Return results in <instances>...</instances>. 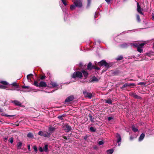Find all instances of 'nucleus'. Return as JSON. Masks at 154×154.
Returning <instances> with one entry per match:
<instances>
[{
    "instance_id": "60",
    "label": "nucleus",
    "mask_w": 154,
    "mask_h": 154,
    "mask_svg": "<svg viewBox=\"0 0 154 154\" xmlns=\"http://www.w3.org/2000/svg\"><path fill=\"white\" fill-rule=\"evenodd\" d=\"M5 140H7V139H8V138H6V137H5Z\"/></svg>"
},
{
    "instance_id": "17",
    "label": "nucleus",
    "mask_w": 154,
    "mask_h": 154,
    "mask_svg": "<svg viewBox=\"0 0 154 154\" xmlns=\"http://www.w3.org/2000/svg\"><path fill=\"white\" fill-rule=\"evenodd\" d=\"M145 134L144 133H142L140 136L139 138V141H141L142 140L144 137H145Z\"/></svg>"
},
{
    "instance_id": "12",
    "label": "nucleus",
    "mask_w": 154,
    "mask_h": 154,
    "mask_svg": "<svg viewBox=\"0 0 154 154\" xmlns=\"http://www.w3.org/2000/svg\"><path fill=\"white\" fill-rule=\"evenodd\" d=\"M12 102L14 103L16 106H20L21 105V103L20 102L17 100L12 101Z\"/></svg>"
},
{
    "instance_id": "28",
    "label": "nucleus",
    "mask_w": 154,
    "mask_h": 154,
    "mask_svg": "<svg viewBox=\"0 0 154 154\" xmlns=\"http://www.w3.org/2000/svg\"><path fill=\"white\" fill-rule=\"evenodd\" d=\"M13 86L15 87L16 88H18L19 85H18L16 82H14L11 84Z\"/></svg>"
},
{
    "instance_id": "42",
    "label": "nucleus",
    "mask_w": 154,
    "mask_h": 154,
    "mask_svg": "<svg viewBox=\"0 0 154 154\" xmlns=\"http://www.w3.org/2000/svg\"><path fill=\"white\" fill-rule=\"evenodd\" d=\"M62 2L64 5L65 6H66L67 5V3L66 2V0H61Z\"/></svg>"
},
{
    "instance_id": "61",
    "label": "nucleus",
    "mask_w": 154,
    "mask_h": 154,
    "mask_svg": "<svg viewBox=\"0 0 154 154\" xmlns=\"http://www.w3.org/2000/svg\"><path fill=\"white\" fill-rule=\"evenodd\" d=\"M120 143H118V146H120Z\"/></svg>"
},
{
    "instance_id": "58",
    "label": "nucleus",
    "mask_w": 154,
    "mask_h": 154,
    "mask_svg": "<svg viewBox=\"0 0 154 154\" xmlns=\"http://www.w3.org/2000/svg\"><path fill=\"white\" fill-rule=\"evenodd\" d=\"M134 46H135V47H137V46H138V45L137 44H134Z\"/></svg>"
},
{
    "instance_id": "49",
    "label": "nucleus",
    "mask_w": 154,
    "mask_h": 154,
    "mask_svg": "<svg viewBox=\"0 0 154 154\" xmlns=\"http://www.w3.org/2000/svg\"><path fill=\"white\" fill-rule=\"evenodd\" d=\"M6 87L5 86L0 85V88L4 89Z\"/></svg>"
},
{
    "instance_id": "37",
    "label": "nucleus",
    "mask_w": 154,
    "mask_h": 154,
    "mask_svg": "<svg viewBox=\"0 0 154 154\" xmlns=\"http://www.w3.org/2000/svg\"><path fill=\"white\" fill-rule=\"evenodd\" d=\"M75 7L76 6H75V5H71L70 6V9H71V10H73L75 8Z\"/></svg>"
},
{
    "instance_id": "5",
    "label": "nucleus",
    "mask_w": 154,
    "mask_h": 154,
    "mask_svg": "<svg viewBox=\"0 0 154 154\" xmlns=\"http://www.w3.org/2000/svg\"><path fill=\"white\" fill-rule=\"evenodd\" d=\"M38 134L41 136H43L45 137H51L50 133H48L45 131H40L38 132Z\"/></svg>"
},
{
    "instance_id": "64",
    "label": "nucleus",
    "mask_w": 154,
    "mask_h": 154,
    "mask_svg": "<svg viewBox=\"0 0 154 154\" xmlns=\"http://www.w3.org/2000/svg\"><path fill=\"white\" fill-rule=\"evenodd\" d=\"M45 92L46 93H49V92H48L47 91H45Z\"/></svg>"
},
{
    "instance_id": "25",
    "label": "nucleus",
    "mask_w": 154,
    "mask_h": 154,
    "mask_svg": "<svg viewBox=\"0 0 154 154\" xmlns=\"http://www.w3.org/2000/svg\"><path fill=\"white\" fill-rule=\"evenodd\" d=\"M132 131L135 132H136L138 131V130L137 128H135L134 125H132Z\"/></svg>"
},
{
    "instance_id": "35",
    "label": "nucleus",
    "mask_w": 154,
    "mask_h": 154,
    "mask_svg": "<svg viewBox=\"0 0 154 154\" xmlns=\"http://www.w3.org/2000/svg\"><path fill=\"white\" fill-rule=\"evenodd\" d=\"M137 20L138 22H140L141 21V20L140 18V16L139 15L137 14L136 15Z\"/></svg>"
},
{
    "instance_id": "54",
    "label": "nucleus",
    "mask_w": 154,
    "mask_h": 154,
    "mask_svg": "<svg viewBox=\"0 0 154 154\" xmlns=\"http://www.w3.org/2000/svg\"><path fill=\"white\" fill-rule=\"evenodd\" d=\"M134 139V137H133V136H131L130 137V140H132L133 139Z\"/></svg>"
},
{
    "instance_id": "16",
    "label": "nucleus",
    "mask_w": 154,
    "mask_h": 154,
    "mask_svg": "<svg viewBox=\"0 0 154 154\" xmlns=\"http://www.w3.org/2000/svg\"><path fill=\"white\" fill-rule=\"evenodd\" d=\"M50 84L52 85L53 88H55V87L58 86V85L56 82H51Z\"/></svg>"
},
{
    "instance_id": "55",
    "label": "nucleus",
    "mask_w": 154,
    "mask_h": 154,
    "mask_svg": "<svg viewBox=\"0 0 154 154\" xmlns=\"http://www.w3.org/2000/svg\"><path fill=\"white\" fill-rule=\"evenodd\" d=\"M62 137L65 140H67L68 139L67 138L66 136H63Z\"/></svg>"
},
{
    "instance_id": "15",
    "label": "nucleus",
    "mask_w": 154,
    "mask_h": 154,
    "mask_svg": "<svg viewBox=\"0 0 154 154\" xmlns=\"http://www.w3.org/2000/svg\"><path fill=\"white\" fill-rule=\"evenodd\" d=\"M56 129V128L52 126H51L48 128V131L50 132V133L51 134V132L54 131Z\"/></svg>"
},
{
    "instance_id": "11",
    "label": "nucleus",
    "mask_w": 154,
    "mask_h": 154,
    "mask_svg": "<svg viewBox=\"0 0 154 154\" xmlns=\"http://www.w3.org/2000/svg\"><path fill=\"white\" fill-rule=\"evenodd\" d=\"M81 72L82 73L83 75L85 77L84 79H87L88 78V76L89 75L88 72L84 69H82L81 71Z\"/></svg>"
},
{
    "instance_id": "6",
    "label": "nucleus",
    "mask_w": 154,
    "mask_h": 154,
    "mask_svg": "<svg viewBox=\"0 0 154 154\" xmlns=\"http://www.w3.org/2000/svg\"><path fill=\"white\" fill-rule=\"evenodd\" d=\"M83 93L85 97L91 99L93 97L92 94L91 93L87 92L86 90L83 91Z\"/></svg>"
},
{
    "instance_id": "9",
    "label": "nucleus",
    "mask_w": 154,
    "mask_h": 154,
    "mask_svg": "<svg viewBox=\"0 0 154 154\" xmlns=\"http://www.w3.org/2000/svg\"><path fill=\"white\" fill-rule=\"evenodd\" d=\"M143 10V9L140 6L139 3L138 2L137 3V12L140 14L143 15V14L142 11Z\"/></svg>"
},
{
    "instance_id": "59",
    "label": "nucleus",
    "mask_w": 154,
    "mask_h": 154,
    "mask_svg": "<svg viewBox=\"0 0 154 154\" xmlns=\"http://www.w3.org/2000/svg\"><path fill=\"white\" fill-rule=\"evenodd\" d=\"M10 90H12V91L14 90H17V91H18L19 90H18V89H10Z\"/></svg>"
},
{
    "instance_id": "45",
    "label": "nucleus",
    "mask_w": 154,
    "mask_h": 154,
    "mask_svg": "<svg viewBox=\"0 0 154 154\" xmlns=\"http://www.w3.org/2000/svg\"><path fill=\"white\" fill-rule=\"evenodd\" d=\"M146 84V83L145 82H140L138 83V85H145Z\"/></svg>"
},
{
    "instance_id": "51",
    "label": "nucleus",
    "mask_w": 154,
    "mask_h": 154,
    "mask_svg": "<svg viewBox=\"0 0 154 154\" xmlns=\"http://www.w3.org/2000/svg\"><path fill=\"white\" fill-rule=\"evenodd\" d=\"M113 119V118L112 117H108V121H110L112 119Z\"/></svg>"
},
{
    "instance_id": "21",
    "label": "nucleus",
    "mask_w": 154,
    "mask_h": 154,
    "mask_svg": "<svg viewBox=\"0 0 154 154\" xmlns=\"http://www.w3.org/2000/svg\"><path fill=\"white\" fill-rule=\"evenodd\" d=\"M22 145V143L21 142H19L17 144V146L18 149H20Z\"/></svg>"
},
{
    "instance_id": "1",
    "label": "nucleus",
    "mask_w": 154,
    "mask_h": 154,
    "mask_svg": "<svg viewBox=\"0 0 154 154\" xmlns=\"http://www.w3.org/2000/svg\"><path fill=\"white\" fill-rule=\"evenodd\" d=\"M40 81L39 79L37 80H34L33 85L34 86L39 88H44L48 87L46 82H45L41 81L38 82Z\"/></svg>"
},
{
    "instance_id": "40",
    "label": "nucleus",
    "mask_w": 154,
    "mask_h": 154,
    "mask_svg": "<svg viewBox=\"0 0 154 154\" xmlns=\"http://www.w3.org/2000/svg\"><path fill=\"white\" fill-rule=\"evenodd\" d=\"M88 3L87 5V7H89L90 6L91 2V0H87Z\"/></svg>"
},
{
    "instance_id": "32",
    "label": "nucleus",
    "mask_w": 154,
    "mask_h": 154,
    "mask_svg": "<svg viewBox=\"0 0 154 154\" xmlns=\"http://www.w3.org/2000/svg\"><path fill=\"white\" fill-rule=\"evenodd\" d=\"M137 51L140 53H142L143 51L140 46H137Z\"/></svg>"
},
{
    "instance_id": "62",
    "label": "nucleus",
    "mask_w": 154,
    "mask_h": 154,
    "mask_svg": "<svg viewBox=\"0 0 154 154\" xmlns=\"http://www.w3.org/2000/svg\"><path fill=\"white\" fill-rule=\"evenodd\" d=\"M55 91V90H53V91H51V93H52V92H54V91Z\"/></svg>"
},
{
    "instance_id": "10",
    "label": "nucleus",
    "mask_w": 154,
    "mask_h": 154,
    "mask_svg": "<svg viewBox=\"0 0 154 154\" xmlns=\"http://www.w3.org/2000/svg\"><path fill=\"white\" fill-rule=\"evenodd\" d=\"M130 95L135 99L139 100H141L142 99V98L141 97L137 95L134 93L131 92L130 94Z\"/></svg>"
},
{
    "instance_id": "19",
    "label": "nucleus",
    "mask_w": 154,
    "mask_h": 154,
    "mask_svg": "<svg viewBox=\"0 0 154 154\" xmlns=\"http://www.w3.org/2000/svg\"><path fill=\"white\" fill-rule=\"evenodd\" d=\"M88 116L89 117V119H90V121L91 122H94V118L93 117H92V115L91 114H89Z\"/></svg>"
},
{
    "instance_id": "30",
    "label": "nucleus",
    "mask_w": 154,
    "mask_h": 154,
    "mask_svg": "<svg viewBox=\"0 0 154 154\" xmlns=\"http://www.w3.org/2000/svg\"><path fill=\"white\" fill-rule=\"evenodd\" d=\"M27 137L29 138H32L33 137V135L31 133H29L27 135Z\"/></svg>"
},
{
    "instance_id": "41",
    "label": "nucleus",
    "mask_w": 154,
    "mask_h": 154,
    "mask_svg": "<svg viewBox=\"0 0 154 154\" xmlns=\"http://www.w3.org/2000/svg\"><path fill=\"white\" fill-rule=\"evenodd\" d=\"M93 69H95L98 70H100V68L97 67L95 66H93Z\"/></svg>"
},
{
    "instance_id": "63",
    "label": "nucleus",
    "mask_w": 154,
    "mask_h": 154,
    "mask_svg": "<svg viewBox=\"0 0 154 154\" xmlns=\"http://www.w3.org/2000/svg\"><path fill=\"white\" fill-rule=\"evenodd\" d=\"M27 79H29V77H27Z\"/></svg>"
},
{
    "instance_id": "36",
    "label": "nucleus",
    "mask_w": 154,
    "mask_h": 154,
    "mask_svg": "<svg viewBox=\"0 0 154 154\" xmlns=\"http://www.w3.org/2000/svg\"><path fill=\"white\" fill-rule=\"evenodd\" d=\"M127 83H126L124 84V85H123V86L121 88L122 89V90H123L126 87H127Z\"/></svg>"
},
{
    "instance_id": "3",
    "label": "nucleus",
    "mask_w": 154,
    "mask_h": 154,
    "mask_svg": "<svg viewBox=\"0 0 154 154\" xmlns=\"http://www.w3.org/2000/svg\"><path fill=\"white\" fill-rule=\"evenodd\" d=\"M71 77L74 79L76 78L81 79L83 77V75L81 71H77L74 72L72 75Z\"/></svg>"
},
{
    "instance_id": "56",
    "label": "nucleus",
    "mask_w": 154,
    "mask_h": 154,
    "mask_svg": "<svg viewBox=\"0 0 154 154\" xmlns=\"http://www.w3.org/2000/svg\"><path fill=\"white\" fill-rule=\"evenodd\" d=\"M33 76V75L32 74H30L27 75V77H30V76Z\"/></svg>"
},
{
    "instance_id": "52",
    "label": "nucleus",
    "mask_w": 154,
    "mask_h": 154,
    "mask_svg": "<svg viewBox=\"0 0 154 154\" xmlns=\"http://www.w3.org/2000/svg\"><path fill=\"white\" fill-rule=\"evenodd\" d=\"M105 1L108 4L110 3V0H105Z\"/></svg>"
},
{
    "instance_id": "31",
    "label": "nucleus",
    "mask_w": 154,
    "mask_h": 154,
    "mask_svg": "<svg viewBox=\"0 0 154 154\" xmlns=\"http://www.w3.org/2000/svg\"><path fill=\"white\" fill-rule=\"evenodd\" d=\"M90 131L91 132H95L96 131V129L94 128L93 127H91L90 128Z\"/></svg>"
},
{
    "instance_id": "38",
    "label": "nucleus",
    "mask_w": 154,
    "mask_h": 154,
    "mask_svg": "<svg viewBox=\"0 0 154 154\" xmlns=\"http://www.w3.org/2000/svg\"><path fill=\"white\" fill-rule=\"evenodd\" d=\"M9 141L11 143H12L14 142V138L13 137H11L9 138Z\"/></svg>"
},
{
    "instance_id": "13",
    "label": "nucleus",
    "mask_w": 154,
    "mask_h": 154,
    "mask_svg": "<svg viewBox=\"0 0 154 154\" xmlns=\"http://www.w3.org/2000/svg\"><path fill=\"white\" fill-rule=\"evenodd\" d=\"M116 137L117 138V143H119L121 142V137L120 135L117 133L116 134Z\"/></svg>"
},
{
    "instance_id": "47",
    "label": "nucleus",
    "mask_w": 154,
    "mask_h": 154,
    "mask_svg": "<svg viewBox=\"0 0 154 154\" xmlns=\"http://www.w3.org/2000/svg\"><path fill=\"white\" fill-rule=\"evenodd\" d=\"M104 143L102 140H101L98 143V144L99 145H102Z\"/></svg>"
},
{
    "instance_id": "22",
    "label": "nucleus",
    "mask_w": 154,
    "mask_h": 154,
    "mask_svg": "<svg viewBox=\"0 0 154 154\" xmlns=\"http://www.w3.org/2000/svg\"><path fill=\"white\" fill-rule=\"evenodd\" d=\"M114 150L113 149H111L107 151V154H112Z\"/></svg>"
},
{
    "instance_id": "57",
    "label": "nucleus",
    "mask_w": 154,
    "mask_h": 154,
    "mask_svg": "<svg viewBox=\"0 0 154 154\" xmlns=\"http://www.w3.org/2000/svg\"><path fill=\"white\" fill-rule=\"evenodd\" d=\"M152 18L153 20H154V13H152Z\"/></svg>"
},
{
    "instance_id": "14",
    "label": "nucleus",
    "mask_w": 154,
    "mask_h": 154,
    "mask_svg": "<svg viewBox=\"0 0 154 154\" xmlns=\"http://www.w3.org/2000/svg\"><path fill=\"white\" fill-rule=\"evenodd\" d=\"M93 68V66L92 65V63L91 62H89L87 66V69L91 70Z\"/></svg>"
},
{
    "instance_id": "26",
    "label": "nucleus",
    "mask_w": 154,
    "mask_h": 154,
    "mask_svg": "<svg viewBox=\"0 0 154 154\" xmlns=\"http://www.w3.org/2000/svg\"><path fill=\"white\" fill-rule=\"evenodd\" d=\"M106 103H108L109 104H112V101L110 99H108L107 100H105Z\"/></svg>"
},
{
    "instance_id": "18",
    "label": "nucleus",
    "mask_w": 154,
    "mask_h": 154,
    "mask_svg": "<svg viewBox=\"0 0 154 154\" xmlns=\"http://www.w3.org/2000/svg\"><path fill=\"white\" fill-rule=\"evenodd\" d=\"M99 81V80L98 79H97L95 76H94L92 77V79L91 80V82H98Z\"/></svg>"
},
{
    "instance_id": "53",
    "label": "nucleus",
    "mask_w": 154,
    "mask_h": 154,
    "mask_svg": "<svg viewBox=\"0 0 154 154\" xmlns=\"http://www.w3.org/2000/svg\"><path fill=\"white\" fill-rule=\"evenodd\" d=\"M27 148L29 150V151L30 150V145H28Z\"/></svg>"
},
{
    "instance_id": "7",
    "label": "nucleus",
    "mask_w": 154,
    "mask_h": 154,
    "mask_svg": "<svg viewBox=\"0 0 154 154\" xmlns=\"http://www.w3.org/2000/svg\"><path fill=\"white\" fill-rule=\"evenodd\" d=\"M73 3L76 7L81 8L82 6L81 0H75L73 2Z\"/></svg>"
},
{
    "instance_id": "4",
    "label": "nucleus",
    "mask_w": 154,
    "mask_h": 154,
    "mask_svg": "<svg viewBox=\"0 0 154 154\" xmlns=\"http://www.w3.org/2000/svg\"><path fill=\"white\" fill-rule=\"evenodd\" d=\"M63 129L66 133H68L72 129V127L70 126L68 123H65L62 125Z\"/></svg>"
},
{
    "instance_id": "48",
    "label": "nucleus",
    "mask_w": 154,
    "mask_h": 154,
    "mask_svg": "<svg viewBox=\"0 0 154 154\" xmlns=\"http://www.w3.org/2000/svg\"><path fill=\"white\" fill-rule=\"evenodd\" d=\"M39 150L40 152H42L44 151L43 149L41 147H40L39 148Z\"/></svg>"
},
{
    "instance_id": "43",
    "label": "nucleus",
    "mask_w": 154,
    "mask_h": 154,
    "mask_svg": "<svg viewBox=\"0 0 154 154\" xmlns=\"http://www.w3.org/2000/svg\"><path fill=\"white\" fill-rule=\"evenodd\" d=\"M22 88H23L29 89V86H26L23 85V86H22Z\"/></svg>"
},
{
    "instance_id": "39",
    "label": "nucleus",
    "mask_w": 154,
    "mask_h": 154,
    "mask_svg": "<svg viewBox=\"0 0 154 154\" xmlns=\"http://www.w3.org/2000/svg\"><path fill=\"white\" fill-rule=\"evenodd\" d=\"M131 86H136V85L134 83H127V86L129 87Z\"/></svg>"
},
{
    "instance_id": "24",
    "label": "nucleus",
    "mask_w": 154,
    "mask_h": 154,
    "mask_svg": "<svg viewBox=\"0 0 154 154\" xmlns=\"http://www.w3.org/2000/svg\"><path fill=\"white\" fill-rule=\"evenodd\" d=\"M123 58V57L122 55L118 56L116 58V60H122Z\"/></svg>"
},
{
    "instance_id": "2",
    "label": "nucleus",
    "mask_w": 154,
    "mask_h": 154,
    "mask_svg": "<svg viewBox=\"0 0 154 154\" xmlns=\"http://www.w3.org/2000/svg\"><path fill=\"white\" fill-rule=\"evenodd\" d=\"M98 65L100 67L102 66H104L107 69H108L111 67L112 64L111 63H108L106 62L105 60H102L100 62L98 63Z\"/></svg>"
},
{
    "instance_id": "27",
    "label": "nucleus",
    "mask_w": 154,
    "mask_h": 154,
    "mask_svg": "<svg viewBox=\"0 0 154 154\" xmlns=\"http://www.w3.org/2000/svg\"><path fill=\"white\" fill-rule=\"evenodd\" d=\"M1 115L3 116H5L7 117H13L15 116V115H6L5 114H2Z\"/></svg>"
},
{
    "instance_id": "34",
    "label": "nucleus",
    "mask_w": 154,
    "mask_h": 154,
    "mask_svg": "<svg viewBox=\"0 0 154 154\" xmlns=\"http://www.w3.org/2000/svg\"><path fill=\"white\" fill-rule=\"evenodd\" d=\"M40 79L42 80H44L46 78V76L45 75H41L40 76Z\"/></svg>"
},
{
    "instance_id": "8",
    "label": "nucleus",
    "mask_w": 154,
    "mask_h": 154,
    "mask_svg": "<svg viewBox=\"0 0 154 154\" xmlns=\"http://www.w3.org/2000/svg\"><path fill=\"white\" fill-rule=\"evenodd\" d=\"M74 99V97L73 95H71L68 97L65 100V103H69V102L72 101Z\"/></svg>"
},
{
    "instance_id": "20",
    "label": "nucleus",
    "mask_w": 154,
    "mask_h": 154,
    "mask_svg": "<svg viewBox=\"0 0 154 154\" xmlns=\"http://www.w3.org/2000/svg\"><path fill=\"white\" fill-rule=\"evenodd\" d=\"M65 115H62L61 116H58L57 118L58 119L60 120H63V118H64L65 117Z\"/></svg>"
},
{
    "instance_id": "29",
    "label": "nucleus",
    "mask_w": 154,
    "mask_h": 154,
    "mask_svg": "<svg viewBox=\"0 0 154 154\" xmlns=\"http://www.w3.org/2000/svg\"><path fill=\"white\" fill-rule=\"evenodd\" d=\"M0 83L4 85H7L8 84V83L5 81H1L0 82Z\"/></svg>"
},
{
    "instance_id": "46",
    "label": "nucleus",
    "mask_w": 154,
    "mask_h": 154,
    "mask_svg": "<svg viewBox=\"0 0 154 154\" xmlns=\"http://www.w3.org/2000/svg\"><path fill=\"white\" fill-rule=\"evenodd\" d=\"M33 149L34 150V151H35V152H37L38 150H37V147L36 146H34L33 147Z\"/></svg>"
},
{
    "instance_id": "23",
    "label": "nucleus",
    "mask_w": 154,
    "mask_h": 154,
    "mask_svg": "<svg viewBox=\"0 0 154 154\" xmlns=\"http://www.w3.org/2000/svg\"><path fill=\"white\" fill-rule=\"evenodd\" d=\"M43 150L45 152H47L48 151V145L46 144L43 148Z\"/></svg>"
},
{
    "instance_id": "33",
    "label": "nucleus",
    "mask_w": 154,
    "mask_h": 154,
    "mask_svg": "<svg viewBox=\"0 0 154 154\" xmlns=\"http://www.w3.org/2000/svg\"><path fill=\"white\" fill-rule=\"evenodd\" d=\"M79 67H80L81 69H84V66L83 65V64L82 63H80L79 64Z\"/></svg>"
},
{
    "instance_id": "50",
    "label": "nucleus",
    "mask_w": 154,
    "mask_h": 154,
    "mask_svg": "<svg viewBox=\"0 0 154 154\" xmlns=\"http://www.w3.org/2000/svg\"><path fill=\"white\" fill-rule=\"evenodd\" d=\"M89 136L88 135H86L85 136H84V139L85 140H86L88 137Z\"/></svg>"
},
{
    "instance_id": "44",
    "label": "nucleus",
    "mask_w": 154,
    "mask_h": 154,
    "mask_svg": "<svg viewBox=\"0 0 154 154\" xmlns=\"http://www.w3.org/2000/svg\"><path fill=\"white\" fill-rule=\"evenodd\" d=\"M145 45V44L144 43H142L140 44L138 46H140V48H141L142 47H143V46H144Z\"/></svg>"
}]
</instances>
